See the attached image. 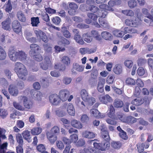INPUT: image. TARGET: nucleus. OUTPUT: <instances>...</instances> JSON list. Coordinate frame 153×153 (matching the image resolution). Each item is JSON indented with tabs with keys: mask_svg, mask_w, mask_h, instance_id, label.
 Returning <instances> with one entry per match:
<instances>
[{
	"mask_svg": "<svg viewBox=\"0 0 153 153\" xmlns=\"http://www.w3.org/2000/svg\"><path fill=\"white\" fill-rule=\"evenodd\" d=\"M101 127H102L101 128L102 137L105 140L103 141L101 144L100 150L104 151L108 150L110 144L109 141L110 140V137L105 125L103 124L102 125Z\"/></svg>",
	"mask_w": 153,
	"mask_h": 153,
	"instance_id": "nucleus-1",
	"label": "nucleus"
},
{
	"mask_svg": "<svg viewBox=\"0 0 153 153\" xmlns=\"http://www.w3.org/2000/svg\"><path fill=\"white\" fill-rule=\"evenodd\" d=\"M15 70L17 73V75L20 78L25 80L26 78L27 73L25 66L20 62H17L15 64Z\"/></svg>",
	"mask_w": 153,
	"mask_h": 153,
	"instance_id": "nucleus-2",
	"label": "nucleus"
},
{
	"mask_svg": "<svg viewBox=\"0 0 153 153\" xmlns=\"http://www.w3.org/2000/svg\"><path fill=\"white\" fill-rule=\"evenodd\" d=\"M88 17L90 19H86L85 20V22L87 24H90L92 23V21H94L93 23V25H94L97 27H99L100 25L98 23L96 22L97 19V16L95 14L88 13L87 14Z\"/></svg>",
	"mask_w": 153,
	"mask_h": 153,
	"instance_id": "nucleus-3",
	"label": "nucleus"
},
{
	"mask_svg": "<svg viewBox=\"0 0 153 153\" xmlns=\"http://www.w3.org/2000/svg\"><path fill=\"white\" fill-rule=\"evenodd\" d=\"M34 32L38 39L42 40L45 43L48 42V39L47 36L43 31L39 29H37L35 30Z\"/></svg>",
	"mask_w": 153,
	"mask_h": 153,
	"instance_id": "nucleus-4",
	"label": "nucleus"
},
{
	"mask_svg": "<svg viewBox=\"0 0 153 153\" xmlns=\"http://www.w3.org/2000/svg\"><path fill=\"white\" fill-rule=\"evenodd\" d=\"M20 101H23V104L25 107L28 109L31 108L33 107V103L32 101L28 100L25 96H21L19 97Z\"/></svg>",
	"mask_w": 153,
	"mask_h": 153,
	"instance_id": "nucleus-5",
	"label": "nucleus"
},
{
	"mask_svg": "<svg viewBox=\"0 0 153 153\" xmlns=\"http://www.w3.org/2000/svg\"><path fill=\"white\" fill-rule=\"evenodd\" d=\"M40 67L44 70H46L51 66V63L49 58L46 56L45 58L44 61L40 64Z\"/></svg>",
	"mask_w": 153,
	"mask_h": 153,
	"instance_id": "nucleus-6",
	"label": "nucleus"
},
{
	"mask_svg": "<svg viewBox=\"0 0 153 153\" xmlns=\"http://www.w3.org/2000/svg\"><path fill=\"white\" fill-rule=\"evenodd\" d=\"M8 55L10 59L12 61H16L18 60V51H15L13 48H9Z\"/></svg>",
	"mask_w": 153,
	"mask_h": 153,
	"instance_id": "nucleus-7",
	"label": "nucleus"
},
{
	"mask_svg": "<svg viewBox=\"0 0 153 153\" xmlns=\"http://www.w3.org/2000/svg\"><path fill=\"white\" fill-rule=\"evenodd\" d=\"M49 100L51 103L53 105H57L61 102V100L58 95L55 94L51 95L49 97Z\"/></svg>",
	"mask_w": 153,
	"mask_h": 153,
	"instance_id": "nucleus-8",
	"label": "nucleus"
},
{
	"mask_svg": "<svg viewBox=\"0 0 153 153\" xmlns=\"http://www.w3.org/2000/svg\"><path fill=\"white\" fill-rule=\"evenodd\" d=\"M91 116L98 118H103L105 117V115L100 113L98 110L95 108H92L90 110Z\"/></svg>",
	"mask_w": 153,
	"mask_h": 153,
	"instance_id": "nucleus-9",
	"label": "nucleus"
},
{
	"mask_svg": "<svg viewBox=\"0 0 153 153\" xmlns=\"http://www.w3.org/2000/svg\"><path fill=\"white\" fill-rule=\"evenodd\" d=\"M69 94L70 92L68 91L66 89H63L59 91V97L61 100L64 101L67 100Z\"/></svg>",
	"mask_w": 153,
	"mask_h": 153,
	"instance_id": "nucleus-10",
	"label": "nucleus"
},
{
	"mask_svg": "<svg viewBox=\"0 0 153 153\" xmlns=\"http://www.w3.org/2000/svg\"><path fill=\"white\" fill-rule=\"evenodd\" d=\"M100 101L103 104H106L112 101L111 97L108 94L105 95H101L99 97Z\"/></svg>",
	"mask_w": 153,
	"mask_h": 153,
	"instance_id": "nucleus-11",
	"label": "nucleus"
},
{
	"mask_svg": "<svg viewBox=\"0 0 153 153\" xmlns=\"http://www.w3.org/2000/svg\"><path fill=\"white\" fill-rule=\"evenodd\" d=\"M140 13H138L135 14V16H137V18H132V27H137L141 24V17H140Z\"/></svg>",
	"mask_w": 153,
	"mask_h": 153,
	"instance_id": "nucleus-12",
	"label": "nucleus"
},
{
	"mask_svg": "<svg viewBox=\"0 0 153 153\" xmlns=\"http://www.w3.org/2000/svg\"><path fill=\"white\" fill-rule=\"evenodd\" d=\"M8 91L10 94L14 97L16 96L19 94V91L17 87L13 85L9 86Z\"/></svg>",
	"mask_w": 153,
	"mask_h": 153,
	"instance_id": "nucleus-13",
	"label": "nucleus"
},
{
	"mask_svg": "<svg viewBox=\"0 0 153 153\" xmlns=\"http://www.w3.org/2000/svg\"><path fill=\"white\" fill-rule=\"evenodd\" d=\"M71 123L72 127L78 129H82L83 127L82 123L76 120L73 119L72 120Z\"/></svg>",
	"mask_w": 153,
	"mask_h": 153,
	"instance_id": "nucleus-14",
	"label": "nucleus"
},
{
	"mask_svg": "<svg viewBox=\"0 0 153 153\" xmlns=\"http://www.w3.org/2000/svg\"><path fill=\"white\" fill-rule=\"evenodd\" d=\"M82 136L83 137L86 138L92 139L95 137L96 135L92 132L85 131L82 132Z\"/></svg>",
	"mask_w": 153,
	"mask_h": 153,
	"instance_id": "nucleus-15",
	"label": "nucleus"
},
{
	"mask_svg": "<svg viewBox=\"0 0 153 153\" xmlns=\"http://www.w3.org/2000/svg\"><path fill=\"white\" fill-rule=\"evenodd\" d=\"M122 30L123 31V35L127 33L133 34L136 33L137 32V30L134 28H131L128 27H125L121 28Z\"/></svg>",
	"mask_w": 153,
	"mask_h": 153,
	"instance_id": "nucleus-16",
	"label": "nucleus"
},
{
	"mask_svg": "<svg viewBox=\"0 0 153 153\" xmlns=\"http://www.w3.org/2000/svg\"><path fill=\"white\" fill-rule=\"evenodd\" d=\"M80 96L83 101L86 100L90 96L88 91L85 89H82L80 92Z\"/></svg>",
	"mask_w": 153,
	"mask_h": 153,
	"instance_id": "nucleus-17",
	"label": "nucleus"
},
{
	"mask_svg": "<svg viewBox=\"0 0 153 153\" xmlns=\"http://www.w3.org/2000/svg\"><path fill=\"white\" fill-rule=\"evenodd\" d=\"M122 66L120 64H117L115 65L113 68V72L116 74H120L122 73Z\"/></svg>",
	"mask_w": 153,
	"mask_h": 153,
	"instance_id": "nucleus-18",
	"label": "nucleus"
},
{
	"mask_svg": "<svg viewBox=\"0 0 153 153\" xmlns=\"http://www.w3.org/2000/svg\"><path fill=\"white\" fill-rule=\"evenodd\" d=\"M47 136L48 139L51 144H53L57 139L56 136L50 132H48L47 133Z\"/></svg>",
	"mask_w": 153,
	"mask_h": 153,
	"instance_id": "nucleus-19",
	"label": "nucleus"
},
{
	"mask_svg": "<svg viewBox=\"0 0 153 153\" xmlns=\"http://www.w3.org/2000/svg\"><path fill=\"white\" fill-rule=\"evenodd\" d=\"M101 35L102 38L105 40H110L112 38V36L111 33L108 31H103L101 33Z\"/></svg>",
	"mask_w": 153,
	"mask_h": 153,
	"instance_id": "nucleus-20",
	"label": "nucleus"
},
{
	"mask_svg": "<svg viewBox=\"0 0 153 153\" xmlns=\"http://www.w3.org/2000/svg\"><path fill=\"white\" fill-rule=\"evenodd\" d=\"M145 101L144 99L141 97H137L133 100L131 102V104L138 106L142 104Z\"/></svg>",
	"mask_w": 153,
	"mask_h": 153,
	"instance_id": "nucleus-21",
	"label": "nucleus"
},
{
	"mask_svg": "<svg viewBox=\"0 0 153 153\" xmlns=\"http://www.w3.org/2000/svg\"><path fill=\"white\" fill-rule=\"evenodd\" d=\"M67 111L68 113L71 116H74L75 114V109L72 104L69 103L66 108Z\"/></svg>",
	"mask_w": 153,
	"mask_h": 153,
	"instance_id": "nucleus-22",
	"label": "nucleus"
},
{
	"mask_svg": "<svg viewBox=\"0 0 153 153\" xmlns=\"http://www.w3.org/2000/svg\"><path fill=\"white\" fill-rule=\"evenodd\" d=\"M104 82V79L101 78L99 79L98 83L97 89L100 92H102L104 91L103 87Z\"/></svg>",
	"mask_w": 153,
	"mask_h": 153,
	"instance_id": "nucleus-23",
	"label": "nucleus"
},
{
	"mask_svg": "<svg viewBox=\"0 0 153 153\" xmlns=\"http://www.w3.org/2000/svg\"><path fill=\"white\" fill-rule=\"evenodd\" d=\"M27 55L22 51H18V60L25 61L26 59Z\"/></svg>",
	"mask_w": 153,
	"mask_h": 153,
	"instance_id": "nucleus-24",
	"label": "nucleus"
},
{
	"mask_svg": "<svg viewBox=\"0 0 153 153\" xmlns=\"http://www.w3.org/2000/svg\"><path fill=\"white\" fill-rule=\"evenodd\" d=\"M30 48L31 51L30 53L31 55L34 54L36 53V51L39 50V47L36 44H32L30 45Z\"/></svg>",
	"mask_w": 153,
	"mask_h": 153,
	"instance_id": "nucleus-25",
	"label": "nucleus"
},
{
	"mask_svg": "<svg viewBox=\"0 0 153 153\" xmlns=\"http://www.w3.org/2000/svg\"><path fill=\"white\" fill-rule=\"evenodd\" d=\"M123 31L121 28L120 29H116L113 31V34L117 37L121 38L124 35Z\"/></svg>",
	"mask_w": 153,
	"mask_h": 153,
	"instance_id": "nucleus-26",
	"label": "nucleus"
},
{
	"mask_svg": "<svg viewBox=\"0 0 153 153\" xmlns=\"http://www.w3.org/2000/svg\"><path fill=\"white\" fill-rule=\"evenodd\" d=\"M22 135L24 139L27 140L28 142L31 141L30 137V132L27 130H26L23 132Z\"/></svg>",
	"mask_w": 153,
	"mask_h": 153,
	"instance_id": "nucleus-27",
	"label": "nucleus"
},
{
	"mask_svg": "<svg viewBox=\"0 0 153 153\" xmlns=\"http://www.w3.org/2000/svg\"><path fill=\"white\" fill-rule=\"evenodd\" d=\"M82 37L84 41L87 43H90L92 40V38L90 33H88L84 34Z\"/></svg>",
	"mask_w": 153,
	"mask_h": 153,
	"instance_id": "nucleus-28",
	"label": "nucleus"
},
{
	"mask_svg": "<svg viewBox=\"0 0 153 153\" xmlns=\"http://www.w3.org/2000/svg\"><path fill=\"white\" fill-rule=\"evenodd\" d=\"M61 61L65 66L69 65L71 63L70 58L66 56H63L61 58Z\"/></svg>",
	"mask_w": 153,
	"mask_h": 153,
	"instance_id": "nucleus-29",
	"label": "nucleus"
},
{
	"mask_svg": "<svg viewBox=\"0 0 153 153\" xmlns=\"http://www.w3.org/2000/svg\"><path fill=\"white\" fill-rule=\"evenodd\" d=\"M31 24L33 27H37L40 23L39 18L33 17L31 18Z\"/></svg>",
	"mask_w": 153,
	"mask_h": 153,
	"instance_id": "nucleus-30",
	"label": "nucleus"
},
{
	"mask_svg": "<svg viewBox=\"0 0 153 153\" xmlns=\"http://www.w3.org/2000/svg\"><path fill=\"white\" fill-rule=\"evenodd\" d=\"M89 118L87 115L82 114L80 115V120L83 123H87L89 121Z\"/></svg>",
	"mask_w": 153,
	"mask_h": 153,
	"instance_id": "nucleus-31",
	"label": "nucleus"
},
{
	"mask_svg": "<svg viewBox=\"0 0 153 153\" xmlns=\"http://www.w3.org/2000/svg\"><path fill=\"white\" fill-rule=\"evenodd\" d=\"M10 22L9 20L5 21L2 23V28L4 30H9L10 29Z\"/></svg>",
	"mask_w": 153,
	"mask_h": 153,
	"instance_id": "nucleus-32",
	"label": "nucleus"
},
{
	"mask_svg": "<svg viewBox=\"0 0 153 153\" xmlns=\"http://www.w3.org/2000/svg\"><path fill=\"white\" fill-rule=\"evenodd\" d=\"M65 107L62 108L56 111V114L59 117H62L66 114Z\"/></svg>",
	"mask_w": 153,
	"mask_h": 153,
	"instance_id": "nucleus-33",
	"label": "nucleus"
},
{
	"mask_svg": "<svg viewBox=\"0 0 153 153\" xmlns=\"http://www.w3.org/2000/svg\"><path fill=\"white\" fill-rule=\"evenodd\" d=\"M42 131V129L40 127H35L31 130V133L32 134L35 135L39 134Z\"/></svg>",
	"mask_w": 153,
	"mask_h": 153,
	"instance_id": "nucleus-34",
	"label": "nucleus"
},
{
	"mask_svg": "<svg viewBox=\"0 0 153 153\" xmlns=\"http://www.w3.org/2000/svg\"><path fill=\"white\" fill-rule=\"evenodd\" d=\"M85 102H86L87 105L91 106L96 102V99L90 96L89 98H88L85 101Z\"/></svg>",
	"mask_w": 153,
	"mask_h": 153,
	"instance_id": "nucleus-35",
	"label": "nucleus"
},
{
	"mask_svg": "<svg viewBox=\"0 0 153 153\" xmlns=\"http://www.w3.org/2000/svg\"><path fill=\"white\" fill-rule=\"evenodd\" d=\"M81 153H99V151L89 148L88 149H85L81 151Z\"/></svg>",
	"mask_w": 153,
	"mask_h": 153,
	"instance_id": "nucleus-36",
	"label": "nucleus"
},
{
	"mask_svg": "<svg viewBox=\"0 0 153 153\" xmlns=\"http://www.w3.org/2000/svg\"><path fill=\"white\" fill-rule=\"evenodd\" d=\"M125 83L127 85L132 86L135 85L136 82L135 80L133 79L130 77H128L126 79Z\"/></svg>",
	"mask_w": 153,
	"mask_h": 153,
	"instance_id": "nucleus-37",
	"label": "nucleus"
},
{
	"mask_svg": "<svg viewBox=\"0 0 153 153\" xmlns=\"http://www.w3.org/2000/svg\"><path fill=\"white\" fill-rule=\"evenodd\" d=\"M137 73L140 76H142L147 75V71L144 68L142 67H139L137 71Z\"/></svg>",
	"mask_w": 153,
	"mask_h": 153,
	"instance_id": "nucleus-38",
	"label": "nucleus"
},
{
	"mask_svg": "<svg viewBox=\"0 0 153 153\" xmlns=\"http://www.w3.org/2000/svg\"><path fill=\"white\" fill-rule=\"evenodd\" d=\"M34 99L38 101L41 100L42 97V94L39 91H36L34 92V94L33 95Z\"/></svg>",
	"mask_w": 153,
	"mask_h": 153,
	"instance_id": "nucleus-39",
	"label": "nucleus"
},
{
	"mask_svg": "<svg viewBox=\"0 0 153 153\" xmlns=\"http://www.w3.org/2000/svg\"><path fill=\"white\" fill-rule=\"evenodd\" d=\"M17 18L21 22H24L26 20V17L23 13L21 11H19L17 14Z\"/></svg>",
	"mask_w": 153,
	"mask_h": 153,
	"instance_id": "nucleus-40",
	"label": "nucleus"
},
{
	"mask_svg": "<svg viewBox=\"0 0 153 153\" xmlns=\"http://www.w3.org/2000/svg\"><path fill=\"white\" fill-rule=\"evenodd\" d=\"M91 35L96 39L98 40H100L101 39V38L98 32L96 30H92L91 32Z\"/></svg>",
	"mask_w": 153,
	"mask_h": 153,
	"instance_id": "nucleus-41",
	"label": "nucleus"
},
{
	"mask_svg": "<svg viewBox=\"0 0 153 153\" xmlns=\"http://www.w3.org/2000/svg\"><path fill=\"white\" fill-rule=\"evenodd\" d=\"M13 105L14 107L18 110L20 111H24L25 110V108L22 105L20 102L19 103L14 101L13 102Z\"/></svg>",
	"mask_w": 153,
	"mask_h": 153,
	"instance_id": "nucleus-42",
	"label": "nucleus"
},
{
	"mask_svg": "<svg viewBox=\"0 0 153 153\" xmlns=\"http://www.w3.org/2000/svg\"><path fill=\"white\" fill-rule=\"evenodd\" d=\"M8 114V113L6 109L0 108V117L1 118H4Z\"/></svg>",
	"mask_w": 153,
	"mask_h": 153,
	"instance_id": "nucleus-43",
	"label": "nucleus"
},
{
	"mask_svg": "<svg viewBox=\"0 0 153 153\" xmlns=\"http://www.w3.org/2000/svg\"><path fill=\"white\" fill-rule=\"evenodd\" d=\"M99 22L100 24L103 27L107 28L108 27V23L107 21L105 19L100 18L99 19Z\"/></svg>",
	"mask_w": 153,
	"mask_h": 153,
	"instance_id": "nucleus-44",
	"label": "nucleus"
},
{
	"mask_svg": "<svg viewBox=\"0 0 153 153\" xmlns=\"http://www.w3.org/2000/svg\"><path fill=\"white\" fill-rule=\"evenodd\" d=\"M123 105V102L119 100H115L114 102V105L116 108H121Z\"/></svg>",
	"mask_w": 153,
	"mask_h": 153,
	"instance_id": "nucleus-45",
	"label": "nucleus"
},
{
	"mask_svg": "<svg viewBox=\"0 0 153 153\" xmlns=\"http://www.w3.org/2000/svg\"><path fill=\"white\" fill-rule=\"evenodd\" d=\"M115 110L113 106L110 105L109 107V112L108 113V117L111 118H114V117Z\"/></svg>",
	"mask_w": 153,
	"mask_h": 153,
	"instance_id": "nucleus-46",
	"label": "nucleus"
},
{
	"mask_svg": "<svg viewBox=\"0 0 153 153\" xmlns=\"http://www.w3.org/2000/svg\"><path fill=\"white\" fill-rule=\"evenodd\" d=\"M74 39L77 43L80 44L82 45L84 43L82 37L79 35L75 36Z\"/></svg>",
	"mask_w": 153,
	"mask_h": 153,
	"instance_id": "nucleus-47",
	"label": "nucleus"
},
{
	"mask_svg": "<svg viewBox=\"0 0 153 153\" xmlns=\"http://www.w3.org/2000/svg\"><path fill=\"white\" fill-rule=\"evenodd\" d=\"M128 5L131 8H133L137 6V3L135 0H130L128 2Z\"/></svg>",
	"mask_w": 153,
	"mask_h": 153,
	"instance_id": "nucleus-48",
	"label": "nucleus"
},
{
	"mask_svg": "<svg viewBox=\"0 0 153 153\" xmlns=\"http://www.w3.org/2000/svg\"><path fill=\"white\" fill-rule=\"evenodd\" d=\"M73 67L76 70L79 72L83 71L84 69V66L79 65L77 63L74 65Z\"/></svg>",
	"mask_w": 153,
	"mask_h": 153,
	"instance_id": "nucleus-49",
	"label": "nucleus"
},
{
	"mask_svg": "<svg viewBox=\"0 0 153 153\" xmlns=\"http://www.w3.org/2000/svg\"><path fill=\"white\" fill-rule=\"evenodd\" d=\"M98 11L99 16L101 18H105L107 14V12L105 10H99Z\"/></svg>",
	"mask_w": 153,
	"mask_h": 153,
	"instance_id": "nucleus-50",
	"label": "nucleus"
},
{
	"mask_svg": "<svg viewBox=\"0 0 153 153\" xmlns=\"http://www.w3.org/2000/svg\"><path fill=\"white\" fill-rule=\"evenodd\" d=\"M6 56V54L4 50L0 46V59L4 60L5 59Z\"/></svg>",
	"mask_w": 153,
	"mask_h": 153,
	"instance_id": "nucleus-51",
	"label": "nucleus"
},
{
	"mask_svg": "<svg viewBox=\"0 0 153 153\" xmlns=\"http://www.w3.org/2000/svg\"><path fill=\"white\" fill-rule=\"evenodd\" d=\"M56 146L58 149L60 150H62L64 148V145L62 142L58 140L56 142Z\"/></svg>",
	"mask_w": 153,
	"mask_h": 153,
	"instance_id": "nucleus-52",
	"label": "nucleus"
},
{
	"mask_svg": "<svg viewBox=\"0 0 153 153\" xmlns=\"http://www.w3.org/2000/svg\"><path fill=\"white\" fill-rule=\"evenodd\" d=\"M62 31L63 32L64 36L66 38H69L71 35L70 33L67 30L65 27H63L62 28Z\"/></svg>",
	"mask_w": 153,
	"mask_h": 153,
	"instance_id": "nucleus-53",
	"label": "nucleus"
},
{
	"mask_svg": "<svg viewBox=\"0 0 153 153\" xmlns=\"http://www.w3.org/2000/svg\"><path fill=\"white\" fill-rule=\"evenodd\" d=\"M58 44L59 45H68L70 44V42L66 39L62 37L60 39L58 42Z\"/></svg>",
	"mask_w": 153,
	"mask_h": 153,
	"instance_id": "nucleus-54",
	"label": "nucleus"
},
{
	"mask_svg": "<svg viewBox=\"0 0 153 153\" xmlns=\"http://www.w3.org/2000/svg\"><path fill=\"white\" fill-rule=\"evenodd\" d=\"M99 7L100 9V10L104 9L111 11H112L114 10L113 8L109 7L105 4H102L99 6Z\"/></svg>",
	"mask_w": 153,
	"mask_h": 153,
	"instance_id": "nucleus-55",
	"label": "nucleus"
},
{
	"mask_svg": "<svg viewBox=\"0 0 153 153\" xmlns=\"http://www.w3.org/2000/svg\"><path fill=\"white\" fill-rule=\"evenodd\" d=\"M91 143H93L94 147L97 150H100L101 148V144L98 143V141H96V142L95 141V140H91Z\"/></svg>",
	"mask_w": 153,
	"mask_h": 153,
	"instance_id": "nucleus-56",
	"label": "nucleus"
},
{
	"mask_svg": "<svg viewBox=\"0 0 153 153\" xmlns=\"http://www.w3.org/2000/svg\"><path fill=\"white\" fill-rule=\"evenodd\" d=\"M70 138L71 143L73 142L75 143L78 140V137L77 134H75L70 135Z\"/></svg>",
	"mask_w": 153,
	"mask_h": 153,
	"instance_id": "nucleus-57",
	"label": "nucleus"
},
{
	"mask_svg": "<svg viewBox=\"0 0 153 153\" xmlns=\"http://www.w3.org/2000/svg\"><path fill=\"white\" fill-rule=\"evenodd\" d=\"M124 65L128 68H131L133 66V62L130 60H126L124 62Z\"/></svg>",
	"mask_w": 153,
	"mask_h": 153,
	"instance_id": "nucleus-58",
	"label": "nucleus"
},
{
	"mask_svg": "<svg viewBox=\"0 0 153 153\" xmlns=\"http://www.w3.org/2000/svg\"><path fill=\"white\" fill-rule=\"evenodd\" d=\"M12 8L10 1V0H8L7 3L5 6V10L7 12H9L12 10Z\"/></svg>",
	"mask_w": 153,
	"mask_h": 153,
	"instance_id": "nucleus-59",
	"label": "nucleus"
},
{
	"mask_svg": "<svg viewBox=\"0 0 153 153\" xmlns=\"http://www.w3.org/2000/svg\"><path fill=\"white\" fill-rule=\"evenodd\" d=\"M16 140L17 142L19 145H22L23 143L22 137L20 134H18L16 136Z\"/></svg>",
	"mask_w": 153,
	"mask_h": 153,
	"instance_id": "nucleus-60",
	"label": "nucleus"
},
{
	"mask_svg": "<svg viewBox=\"0 0 153 153\" xmlns=\"http://www.w3.org/2000/svg\"><path fill=\"white\" fill-rule=\"evenodd\" d=\"M138 111L144 114H148V112H149V113L153 114V110H152L149 109L147 110L144 108H138Z\"/></svg>",
	"mask_w": 153,
	"mask_h": 153,
	"instance_id": "nucleus-61",
	"label": "nucleus"
},
{
	"mask_svg": "<svg viewBox=\"0 0 153 153\" xmlns=\"http://www.w3.org/2000/svg\"><path fill=\"white\" fill-rule=\"evenodd\" d=\"M32 56H33L34 59L37 61H41L43 59L42 56L39 53L37 54H34Z\"/></svg>",
	"mask_w": 153,
	"mask_h": 153,
	"instance_id": "nucleus-62",
	"label": "nucleus"
},
{
	"mask_svg": "<svg viewBox=\"0 0 153 153\" xmlns=\"http://www.w3.org/2000/svg\"><path fill=\"white\" fill-rule=\"evenodd\" d=\"M37 150L40 152L42 153L45 150V146L43 144H40L37 146Z\"/></svg>",
	"mask_w": 153,
	"mask_h": 153,
	"instance_id": "nucleus-63",
	"label": "nucleus"
},
{
	"mask_svg": "<svg viewBox=\"0 0 153 153\" xmlns=\"http://www.w3.org/2000/svg\"><path fill=\"white\" fill-rule=\"evenodd\" d=\"M52 22L56 25H59L61 19L58 16H56L53 17L52 19Z\"/></svg>",
	"mask_w": 153,
	"mask_h": 153,
	"instance_id": "nucleus-64",
	"label": "nucleus"
}]
</instances>
